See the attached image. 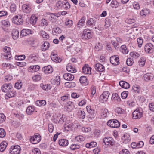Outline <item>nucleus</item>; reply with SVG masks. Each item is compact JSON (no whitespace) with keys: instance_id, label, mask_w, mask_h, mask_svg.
<instances>
[{"instance_id":"51","label":"nucleus","mask_w":154,"mask_h":154,"mask_svg":"<svg viewBox=\"0 0 154 154\" xmlns=\"http://www.w3.org/2000/svg\"><path fill=\"white\" fill-rule=\"evenodd\" d=\"M103 48V46L102 44H100L99 43L98 44L95 45V49L96 51H99L101 50Z\"/></svg>"},{"instance_id":"38","label":"nucleus","mask_w":154,"mask_h":154,"mask_svg":"<svg viewBox=\"0 0 154 154\" xmlns=\"http://www.w3.org/2000/svg\"><path fill=\"white\" fill-rule=\"evenodd\" d=\"M38 18L35 15H32L30 19V23L32 25H35L36 23Z\"/></svg>"},{"instance_id":"55","label":"nucleus","mask_w":154,"mask_h":154,"mask_svg":"<svg viewBox=\"0 0 154 154\" xmlns=\"http://www.w3.org/2000/svg\"><path fill=\"white\" fill-rule=\"evenodd\" d=\"M6 135L5 130L3 128H0V137L3 138Z\"/></svg>"},{"instance_id":"48","label":"nucleus","mask_w":154,"mask_h":154,"mask_svg":"<svg viewBox=\"0 0 154 154\" xmlns=\"http://www.w3.org/2000/svg\"><path fill=\"white\" fill-rule=\"evenodd\" d=\"M63 2L58 1L56 4V7L58 9H62Z\"/></svg>"},{"instance_id":"34","label":"nucleus","mask_w":154,"mask_h":154,"mask_svg":"<svg viewBox=\"0 0 154 154\" xmlns=\"http://www.w3.org/2000/svg\"><path fill=\"white\" fill-rule=\"evenodd\" d=\"M39 34L41 36L42 38H45L46 39H48L49 38L48 34L43 30H41L40 31Z\"/></svg>"},{"instance_id":"24","label":"nucleus","mask_w":154,"mask_h":154,"mask_svg":"<svg viewBox=\"0 0 154 154\" xmlns=\"http://www.w3.org/2000/svg\"><path fill=\"white\" fill-rule=\"evenodd\" d=\"M109 115L108 110L106 109H104L102 110L101 113V116L102 118H105L108 117Z\"/></svg>"},{"instance_id":"28","label":"nucleus","mask_w":154,"mask_h":154,"mask_svg":"<svg viewBox=\"0 0 154 154\" xmlns=\"http://www.w3.org/2000/svg\"><path fill=\"white\" fill-rule=\"evenodd\" d=\"M111 99L113 101L119 102L121 100V99L119 95L118 94L116 93L112 94Z\"/></svg>"},{"instance_id":"23","label":"nucleus","mask_w":154,"mask_h":154,"mask_svg":"<svg viewBox=\"0 0 154 154\" xmlns=\"http://www.w3.org/2000/svg\"><path fill=\"white\" fill-rule=\"evenodd\" d=\"M42 70L45 72V73H51L53 72V69L51 66L49 65L43 67Z\"/></svg>"},{"instance_id":"30","label":"nucleus","mask_w":154,"mask_h":154,"mask_svg":"<svg viewBox=\"0 0 154 154\" xmlns=\"http://www.w3.org/2000/svg\"><path fill=\"white\" fill-rule=\"evenodd\" d=\"M129 136L128 134H124L122 137V139L123 141V143H128L130 140L129 138Z\"/></svg>"},{"instance_id":"52","label":"nucleus","mask_w":154,"mask_h":154,"mask_svg":"<svg viewBox=\"0 0 154 154\" xmlns=\"http://www.w3.org/2000/svg\"><path fill=\"white\" fill-rule=\"evenodd\" d=\"M112 43L114 46V47L116 48L117 49L121 47V44H119L116 41H112Z\"/></svg>"},{"instance_id":"39","label":"nucleus","mask_w":154,"mask_h":154,"mask_svg":"<svg viewBox=\"0 0 154 154\" xmlns=\"http://www.w3.org/2000/svg\"><path fill=\"white\" fill-rule=\"evenodd\" d=\"M66 69L69 72L72 73H75L76 70L75 68H74L72 66L68 64L66 66Z\"/></svg>"},{"instance_id":"26","label":"nucleus","mask_w":154,"mask_h":154,"mask_svg":"<svg viewBox=\"0 0 154 154\" xmlns=\"http://www.w3.org/2000/svg\"><path fill=\"white\" fill-rule=\"evenodd\" d=\"M144 79L146 81L151 80L153 77V75L151 73H147L143 76Z\"/></svg>"},{"instance_id":"4","label":"nucleus","mask_w":154,"mask_h":154,"mask_svg":"<svg viewBox=\"0 0 154 154\" xmlns=\"http://www.w3.org/2000/svg\"><path fill=\"white\" fill-rule=\"evenodd\" d=\"M20 150V147L19 145L11 146L9 149V154H19Z\"/></svg>"},{"instance_id":"61","label":"nucleus","mask_w":154,"mask_h":154,"mask_svg":"<svg viewBox=\"0 0 154 154\" xmlns=\"http://www.w3.org/2000/svg\"><path fill=\"white\" fill-rule=\"evenodd\" d=\"M10 11L12 12L15 11L16 9V6L15 4H12L10 7Z\"/></svg>"},{"instance_id":"13","label":"nucleus","mask_w":154,"mask_h":154,"mask_svg":"<svg viewBox=\"0 0 154 154\" xmlns=\"http://www.w3.org/2000/svg\"><path fill=\"white\" fill-rule=\"evenodd\" d=\"M143 111L141 108H137L135 109V119H140L143 116Z\"/></svg>"},{"instance_id":"20","label":"nucleus","mask_w":154,"mask_h":154,"mask_svg":"<svg viewBox=\"0 0 154 154\" xmlns=\"http://www.w3.org/2000/svg\"><path fill=\"white\" fill-rule=\"evenodd\" d=\"M149 12L150 11L149 9H144L140 11V16L143 17H144L146 16L149 15Z\"/></svg>"},{"instance_id":"59","label":"nucleus","mask_w":154,"mask_h":154,"mask_svg":"<svg viewBox=\"0 0 154 154\" xmlns=\"http://www.w3.org/2000/svg\"><path fill=\"white\" fill-rule=\"evenodd\" d=\"M48 128L49 132L50 133H52L54 129V127L53 125L52 124H49L48 125Z\"/></svg>"},{"instance_id":"12","label":"nucleus","mask_w":154,"mask_h":154,"mask_svg":"<svg viewBox=\"0 0 154 154\" xmlns=\"http://www.w3.org/2000/svg\"><path fill=\"white\" fill-rule=\"evenodd\" d=\"M13 87L10 83L5 84L2 87V90L4 92H7L8 91L12 89Z\"/></svg>"},{"instance_id":"42","label":"nucleus","mask_w":154,"mask_h":154,"mask_svg":"<svg viewBox=\"0 0 154 154\" xmlns=\"http://www.w3.org/2000/svg\"><path fill=\"white\" fill-rule=\"evenodd\" d=\"M63 5L62 9H68L70 8V5L67 1L63 2Z\"/></svg>"},{"instance_id":"43","label":"nucleus","mask_w":154,"mask_h":154,"mask_svg":"<svg viewBox=\"0 0 154 154\" xmlns=\"http://www.w3.org/2000/svg\"><path fill=\"white\" fill-rule=\"evenodd\" d=\"M146 61V59L144 57H142L139 60L138 63L139 65L141 66H144Z\"/></svg>"},{"instance_id":"16","label":"nucleus","mask_w":154,"mask_h":154,"mask_svg":"<svg viewBox=\"0 0 154 154\" xmlns=\"http://www.w3.org/2000/svg\"><path fill=\"white\" fill-rule=\"evenodd\" d=\"M95 69L98 71L103 72L105 70V67L100 63L96 64L95 65Z\"/></svg>"},{"instance_id":"57","label":"nucleus","mask_w":154,"mask_h":154,"mask_svg":"<svg viewBox=\"0 0 154 154\" xmlns=\"http://www.w3.org/2000/svg\"><path fill=\"white\" fill-rule=\"evenodd\" d=\"M111 6L112 8H116L118 6V3L116 1L112 0L111 4Z\"/></svg>"},{"instance_id":"47","label":"nucleus","mask_w":154,"mask_h":154,"mask_svg":"<svg viewBox=\"0 0 154 154\" xmlns=\"http://www.w3.org/2000/svg\"><path fill=\"white\" fill-rule=\"evenodd\" d=\"M22 86V83L21 82H20V81L15 83V87L18 89H20Z\"/></svg>"},{"instance_id":"50","label":"nucleus","mask_w":154,"mask_h":154,"mask_svg":"<svg viewBox=\"0 0 154 154\" xmlns=\"http://www.w3.org/2000/svg\"><path fill=\"white\" fill-rule=\"evenodd\" d=\"M137 42L138 46L139 47H141L143 42V39H142V38H138L137 39Z\"/></svg>"},{"instance_id":"18","label":"nucleus","mask_w":154,"mask_h":154,"mask_svg":"<svg viewBox=\"0 0 154 154\" xmlns=\"http://www.w3.org/2000/svg\"><path fill=\"white\" fill-rule=\"evenodd\" d=\"M40 69V67L38 65L32 66L28 68V71L30 72H33L38 71Z\"/></svg>"},{"instance_id":"19","label":"nucleus","mask_w":154,"mask_h":154,"mask_svg":"<svg viewBox=\"0 0 154 154\" xmlns=\"http://www.w3.org/2000/svg\"><path fill=\"white\" fill-rule=\"evenodd\" d=\"M17 95L16 91L14 90H10L7 92L6 95L8 98H12L15 97Z\"/></svg>"},{"instance_id":"46","label":"nucleus","mask_w":154,"mask_h":154,"mask_svg":"<svg viewBox=\"0 0 154 154\" xmlns=\"http://www.w3.org/2000/svg\"><path fill=\"white\" fill-rule=\"evenodd\" d=\"M32 79L34 81L37 82L41 80V77L39 75H37L33 76Z\"/></svg>"},{"instance_id":"37","label":"nucleus","mask_w":154,"mask_h":154,"mask_svg":"<svg viewBox=\"0 0 154 154\" xmlns=\"http://www.w3.org/2000/svg\"><path fill=\"white\" fill-rule=\"evenodd\" d=\"M50 46L49 43L47 42H45L42 45L41 48L42 51H45L48 49Z\"/></svg>"},{"instance_id":"5","label":"nucleus","mask_w":154,"mask_h":154,"mask_svg":"<svg viewBox=\"0 0 154 154\" xmlns=\"http://www.w3.org/2000/svg\"><path fill=\"white\" fill-rule=\"evenodd\" d=\"M109 95V93L108 91L103 92L100 97V101L102 103L106 102L108 99Z\"/></svg>"},{"instance_id":"21","label":"nucleus","mask_w":154,"mask_h":154,"mask_svg":"<svg viewBox=\"0 0 154 154\" xmlns=\"http://www.w3.org/2000/svg\"><path fill=\"white\" fill-rule=\"evenodd\" d=\"M12 38L14 39H17L19 36V31L17 29H14L12 31Z\"/></svg>"},{"instance_id":"40","label":"nucleus","mask_w":154,"mask_h":154,"mask_svg":"<svg viewBox=\"0 0 154 154\" xmlns=\"http://www.w3.org/2000/svg\"><path fill=\"white\" fill-rule=\"evenodd\" d=\"M79 80L81 83L85 84V85L88 84V81L85 76H82L80 77Z\"/></svg>"},{"instance_id":"29","label":"nucleus","mask_w":154,"mask_h":154,"mask_svg":"<svg viewBox=\"0 0 154 154\" xmlns=\"http://www.w3.org/2000/svg\"><path fill=\"white\" fill-rule=\"evenodd\" d=\"M31 30L30 29H24L22 30L21 32L20 35L22 36H26L27 35L30 34Z\"/></svg>"},{"instance_id":"58","label":"nucleus","mask_w":154,"mask_h":154,"mask_svg":"<svg viewBox=\"0 0 154 154\" xmlns=\"http://www.w3.org/2000/svg\"><path fill=\"white\" fill-rule=\"evenodd\" d=\"M141 88L138 85H136L135 86V94H140L141 93Z\"/></svg>"},{"instance_id":"64","label":"nucleus","mask_w":154,"mask_h":154,"mask_svg":"<svg viewBox=\"0 0 154 154\" xmlns=\"http://www.w3.org/2000/svg\"><path fill=\"white\" fill-rule=\"evenodd\" d=\"M149 109L151 111L154 112V103H152L149 104Z\"/></svg>"},{"instance_id":"35","label":"nucleus","mask_w":154,"mask_h":154,"mask_svg":"<svg viewBox=\"0 0 154 154\" xmlns=\"http://www.w3.org/2000/svg\"><path fill=\"white\" fill-rule=\"evenodd\" d=\"M24 12L29 13L31 11V8L27 4L23 5L22 6Z\"/></svg>"},{"instance_id":"44","label":"nucleus","mask_w":154,"mask_h":154,"mask_svg":"<svg viewBox=\"0 0 154 154\" xmlns=\"http://www.w3.org/2000/svg\"><path fill=\"white\" fill-rule=\"evenodd\" d=\"M133 57L128 58L127 59L126 63L128 66H131L134 63Z\"/></svg>"},{"instance_id":"17","label":"nucleus","mask_w":154,"mask_h":154,"mask_svg":"<svg viewBox=\"0 0 154 154\" xmlns=\"http://www.w3.org/2000/svg\"><path fill=\"white\" fill-rule=\"evenodd\" d=\"M64 79L67 80L72 81L74 79V76L70 73H65L63 75Z\"/></svg>"},{"instance_id":"25","label":"nucleus","mask_w":154,"mask_h":154,"mask_svg":"<svg viewBox=\"0 0 154 154\" xmlns=\"http://www.w3.org/2000/svg\"><path fill=\"white\" fill-rule=\"evenodd\" d=\"M119 84L122 88L127 89L129 88V84L125 81H122L119 82Z\"/></svg>"},{"instance_id":"3","label":"nucleus","mask_w":154,"mask_h":154,"mask_svg":"<svg viewBox=\"0 0 154 154\" xmlns=\"http://www.w3.org/2000/svg\"><path fill=\"white\" fill-rule=\"evenodd\" d=\"M11 49L9 47H5L3 48V51L4 53L2 54V55L5 57L6 59L10 58L11 56Z\"/></svg>"},{"instance_id":"41","label":"nucleus","mask_w":154,"mask_h":154,"mask_svg":"<svg viewBox=\"0 0 154 154\" xmlns=\"http://www.w3.org/2000/svg\"><path fill=\"white\" fill-rule=\"evenodd\" d=\"M121 51L124 54H127L128 52V50L127 49L126 45H123L121 46Z\"/></svg>"},{"instance_id":"53","label":"nucleus","mask_w":154,"mask_h":154,"mask_svg":"<svg viewBox=\"0 0 154 154\" xmlns=\"http://www.w3.org/2000/svg\"><path fill=\"white\" fill-rule=\"evenodd\" d=\"M6 119V117L5 115L2 113H0V123L4 122Z\"/></svg>"},{"instance_id":"8","label":"nucleus","mask_w":154,"mask_h":154,"mask_svg":"<svg viewBox=\"0 0 154 154\" xmlns=\"http://www.w3.org/2000/svg\"><path fill=\"white\" fill-rule=\"evenodd\" d=\"M41 137L39 134L32 136L30 139L31 142L34 144L39 143L41 140Z\"/></svg>"},{"instance_id":"45","label":"nucleus","mask_w":154,"mask_h":154,"mask_svg":"<svg viewBox=\"0 0 154 154\" xmlns=\"http://www.w3.org/2000/svg\"><path fill=\"white\" fill-rule=\"evenodd\" d=\"M79 117L82 119H84L85 117V113L83 111L79 110L78 112Z\"/></svg>"},{"instance_id":"15","label":"nucleus","mask_w":154,"mask_h":154,"mask_svg":"<svg viewBox=\"0 0 154 154\" xmlns=\"http://www.w3.org/2000/svg\"><path fill=\"white\" fill-rule=\"evenodd\" d=\"M51 60L54 62H60L61 61V59L59 57H57V55L52 52L51 56Z\"/></svg>"},{"instance_id":"36","label":"nucleus","mask_w":154,"mask_h":154,"mask_svg":"<svg viewBox=\"0 0 154 154\" xmlns=\"http://www.w3.org/2000/svg\"><path fill=\"white\" fill-rule=\"evenodd\" d=\"M52 31L54 35H56L57 34L61 33V30L58 27L54 28L52 29Z\"/></svg>"},{"instance_id":"10","label":"nucleus","mask_w":154,"mask_h":154,"mask_svg":"<svg viewBox=\"0 0 154 154\" xmlns=\"http://www.w3.org/2000/svg\"><path fill=\"white\" fill-rule=\"evenodd\" d=\"M12 21L13 23L17 25H21L23 23V19L21 16H19V17L18 16H15L13 18Z\"/></svg>"},{"instance_id":"14","label":"nucleus","mask_w":154,"mask_h":154,"mask_svg":"<svg viewBox=\"0 0 154 154\" xmlns=\"http://www.w3.org/2000/svg\"><path fill=\"white\" fill-rule=\"evenodd\" d=\"M82 72L83 73L85 74H90L91 68L88 67V65L85 64L82 69Z\"/></svg>"},{"instance_id":"54","label":"nucleus","mask_w":154,"mask_h":154,"mask_svg":"<svg viewBox=\"0 0 154 154\" xmlns=\"http://www.w3.org/2000/svg\"><path fill=\"white\" fill-rule=\"evenodd\" d=\"M135 148H139L142 147L144 145V143L142 141H140L136 144H135Z\"/></svg>"},{"instance_id":"32","label":"nucleus","mask_w":154,"mask_h":154,"mask_svg":"<svg viewBox=\"0 0 154 154\" xmlns=\"http://www.w3.org/2000/svg\"><path fill=\"white\" fill-rule=\"evenodd\" d=\"M7 144V143L6 141H4L2 142L0 145V151H4L6 149Z\"/></svg>"},{"instance_id":"9","label":"nucleus","mask_w":154,"mask_h":154,"mask_svg":"<svg viewBox=\"0 0 154 154\" xmlns=\"http://www.w3.org/2000/svg\"><path fill=\"white\" fill-rule=\"evenodd\" d=\"M86 109L88 112L89 113V117L91 119L94 118L96 113V111L94 109H92L90 106H87Z\"/></svg>"},{"instance_id":"11","label":"nucleus","mask_w":154,"mask_h":154,"mask_svg":"<svg viewBox=\"0 0 154 154\" xmlns=\"http://www.w3.org/2000/svg\"><path fill=\"white\" fill-rule=\"evenodd\" d=\"M110 63L113 65H116L119 63V59L117 55L111 56L110 58Z\"/></svg>"},{"instance_id":"31","label":"nucleus","mask_w":154,"mask_h":154,"mask_svg":"<svg viewBox=\"0 0 154 154\" xmlns=\"http://www.w3.org/2000/svg\"><path fill=\"white\" fill-rule=\"evenodd\" d=\"M40 86L43 90H50L51 88V86L49 84H44L43 83H41L40 85Z\"/></svg>"},{"instance_id":"63","label":"nucleus","mask_w":154,"mask_h":154,"mask_svg":"<svg viewBox=\"0 0 154 154\" xmlns=\"http://www.w3.org/2000/svg\"><path fill=\"white\" fill-rule=\"evenodd\" d=\"M80 146L79 145L76 144H72L70 146V148L72 150H75L76 149H78Z\"/></svg>"},{"instance_id":"7","label":"nucleus","mask_w":154,"mask_h":154,"mask_svg":"<svg viewBox=\"0 0 154 154\" xmlns=\"http://www.w3.org/2000/svg\"><path fill=\"white\" fill-rule=\"evenodd\" d=\"M103 142L105 145L112 146L114 144V140L110 137H105L103 140Z\"/></svg>"},{"instance_id":"62","label":"nucleus","mask_w":154,"mask_h":154,"mask_svg":"<svg viewBox=\"0 0 154 154\" xmlns=\"http://www.w3.org/2000/svg\"><path fill=\"white\" fill-rule=\"evenodd\" d=\"M128 94V92L127 91L122 92L121 94V96L122 98L123 99L126 98L127 97Z\"/></svg>"},{"instance_id":"33","label":"nucleus","mask_w":154,"mask_h":154,"mask_svg":"<svg viewBox=\"0 0 154 154\" xmlns=\"http://www.w3.org/2000/svg\"><path fill=\"white\" fill-rule=\"evenodd\" d=\"M34 108L31 106H29L26 109V112L28 115H31L32 114L34 111Z\"/></svg>"},{"instance_id":"22","label":"nucleus","mask_w":154,"mask_h":154,"mask_svg":"<svg viewBox=\"0 0 154 154\" xmlns=\"http://www.w3.org/2000/svg\"><path fill=\"white\" fill-rule=\"evenodd\" d=\"M59 145L61 146H66L68 145L69 142L68 140L65 139H61L58 141Z\"/></svg>"},{"instance_id":"2","label":"nucleus","mask_w":154,"mask_h":154,"mask_svg":"<svg viewBox=\"0 0 154 154\" xmlns=\"http://www.w3.org/2000/svg\"><path fill=\"white\" fill-rule=\"evenodd\" d=\"M107 125L112 128H117L120 126L119 122L117 120H110L107 123Z\"/></svg>"},{"instance_id":"1","label":"nucleus","mask_w":154,"mask_h":154,"mask_svg":"<svg viewBox=\"0 0 154 154\" xmlns=\"http://www.w3.org/2000/svg\"><path fill=\"white\" fill-rule=\"evenodd\" d=\"M82 38L88 39L91 38V31L90 30L87 29L84 30L83 33L81 34Z\"/></svg>"},{"instance_id":"6","label":"nucleus","mask_w":154,"mask_h":154,"mask_svg":"<svg viewBox=\"0 0 154 154\" xmlns=\"http://www.w3.org/2000/svg\"><path fill=\"white\" fill-rule=\"evenodd\" d=\"M145 52L148 53H152L154 51V47L151 43L146 44L144 46Z\"/></svg>"},{"instance_id":"56","label":"nucleus","mask_w":154,"mask_h":154,"mask_svg":"<svg viewBox=\"0 0 154 154\" xmlns=\"http://www.w3.org/2000/svg\"><path fill=\"white\" fill-rule=\"evenodd\" d=\"M75 139L79 142L84 141L85 140V138L82 136L81 135L75 137Z\"/></svg>"},{"instance_id":"27","label":"nucleus","mask_w":154,"mask_h":154,"mask_svg":"<svg viewBox=\"0 0 154 154\" xmlns=\"http://www.w3.org/2000/svg\"><path fill=\"white\" fill-rule=\"evenodd\" d=\"M35 104L38 106H43L46 105V102L45 100H38L36 101Z\"/></svg>"},{"instance_id":"49","label":"nucleus","mask_w":154,"mask_h":154,"mask_svg":"<svg viewBox=\"0 0 154 154\" xmlns=\"http://www.w3.org/2000/svg\"><path fill=\"white\" fill-rule=\"evenodd\" d=\"M86 24L87 25L90 26L94 25V21L92 18L90 19L87 22Z\"/></svg>"},{"instance_id":"60","label":"nucleus","mask_w":154,"mask_h":154,"mask_svg":"<svg viewBox=\"0 0 154 154\" xmlns=\"http://www.w3.org/2000/svg\"><path fill=\"white\" fill-rule=\"evenodd\" d=\"M65 85L68 87H71L72 86H74L75 84L74 82H66L65 83Z\"/></svg>"}]
</instances>
